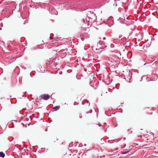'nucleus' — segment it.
Segmentation results:
<instances>
[{
    "mask_svg": "<svg viewBox=\"0 0 158 158\" xmlns=\"http://www.w3.org/2000/svg\"><path fill=\"white\" fill-rule=\"evenodd\" d=\"M84 36L86 38L89 37V35L87 33H85L84 35Z\"/></svg>",
    "mask_w": 158,
    "mask_h": 158,
    "instance_id": "423d86ee",
    "label": "nucleus"
},
{
    "mask_svg": "<svg viewBox=\"0 0 158 158\" xmlns=\"http://www.w3.org/2000/svg\"><path fill=\"white\" fill-rule=\"evenodd\" d=\"M126 22V20L124 19V20L123 21V23H125Z\"/></svg>",
    "mask_w": 158,
    "mask_h": 158,
    "instance_id": "1a4fd4ad",
    "label": "nucleus"
},
{
    "mask_svg": "<svg viewBox=\"0 0 158 158\" xmlns=\"http://www.w3.org/2000/svg\"><path fill=\"white\" fill-rule=\"evenodd\" d=\"M84 145H85V146H86V144H84Z\"/></svg>",
    "mask_w": 158,
    "mask_h": 158,
    "instance_id": "9d476101",
    "label": "nucleus"
},
{
    "mask_svg": "<svg viewBox=\"0 0 158 158\" xmlns=\"http://www.w3.org/2000/svg\"><path fill=\"white\" fill-rule=\"evenodd\" d=\"M113 46H114V44H111V47H113Z\"/></svg>",
    "mask_w": 158,
    "mask_h": 158,
    "instance_id": "6e6552de",
    "label": "nucleus"
},
{
    "mask_svg": "<svg viewBox=\"0 0 158 158\" xmlns=\"http://www.w3.org/2000/svg\"><path fill=\"white\" fill-rule=\"evenodd\" d=\"M90 83L91 86L94 87V85H98V81H97L96 82H94V83H93V81L92 80V81H90Z\"/></svg>",
    "mask_w": 158,
    "mask_h": 158,
    "instance_id": "7ed1b4c3",
    "label": "nucleus"
},
{
    "mask_svg": "<svg viewBox=\"0 0 158 158\" xmlns=\"http://www.w3.org/2000/svg\"><path fill=\"white\" fill-rule=\"evenodd\" d=\"M5 156V154L2 152H0V157L3 158Z\"/></svg>",
    "mask_w": 158,
    "mask_h": 158,
    "instance_id": "39448f33",
    "label": "nucleus"
},
{
    "mask_svg": "<svg viewBox=\"0 0 158 158\" xmlns=\"http://www.w3.org/2000/svg\"><path fill=\"white\" fill-rule=\"evenodd\" d=\"M129 151H123V152L122 153V154H126Z\"/></svg>",
    "mask_w": 158,
    "mask_h": 158,
    "instance_id": "0eeeda50",
    "label": "nucleus"
},
{
    "mask_svg": "<svg viewBox=\"0 0 158 158\" xmlns=\"http://www.w3.org/2000/svg\"><path fill=\"white\" fill-rule=\"evenodd\" d=\"M106 47L105 44H103L100 41L98 43L93 46V49L96 51H99L100 49H104Z\"/></svg>",
    "mask_w": 158,
    "mask_h": 158,
    "instance_id": "f257e3e1",
    "label": "nucleus"
},
{
    "mask_svg": "<svg viewBox=\"0 0 158 158\" xmlns=\"http://www.w3.org/2000/svg\"><path fill=\"white\" fill-rule=\"evenodd\" d=\"M60 108V106H56L53 107V109L55 110V111H57Z\"/></svg>",
    "mask_w": 158,
    "mask_h": 158,
    "instance_id": "20e7f679",
    "label": "nucleus"
},
{
    "mask_svg": "<svg viewBox=\"0 0 158 158\" xmlns=\"http://www.w3.org/2000/svg\"><path fill=\"white\" fill-rule=\"evenodd\" d=\"M40 98L41 99H43L44 100H46L49 98L50 96L48 94H44L40 96Z\"/></svg>",
    "mask_w": 158,
    "mask_h": 158,
    "instance_id": "f03ea898",
    "label": "nucleus"
}]
</instances>
